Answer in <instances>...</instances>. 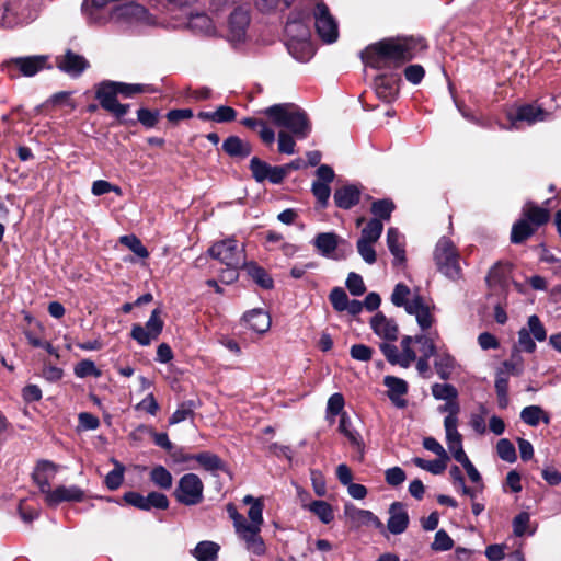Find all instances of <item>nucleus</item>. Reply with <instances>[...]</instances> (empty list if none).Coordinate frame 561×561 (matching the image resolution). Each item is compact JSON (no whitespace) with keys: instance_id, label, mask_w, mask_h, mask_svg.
<instances>
[{"instance_id":"obj_1","label":"nucleus","mask_w":561,"mask_h":561,"mask_svg":"<svg viewBox=\"0 0 561 561\" xmlns=\"http://www.w3.org/2000/svg\"><path fill=\"white\" fill-rule=\"evenodd\" d=\"M427 48V42L423 37H389L368 45L360 53V58L366 67L373 69H398Z\"/></svg>"},{"instance_id":"obj_2","label":"nucleus","mask_w":561,"mask_h":561,"mask_svg":"<svg viewBox=\"0 0 561 561\" xmlns=\"http://www.w3.org/2000/svg\"><path fill=\"white\" fill-rule=\"evenodd\" d=\"M271 123L277 127L289 130L297 139L302 140L309 137L312 124L308 114L295 103H278L262 111Z\"/></svg>"},{"instance_id":"obj_3","label":"nucleus","mask_w":561,"mask_h":561,"mask_svg":"<svg viewBox=\"0 0 561 561\" xmlns=\"http://www.w3.org/2000/svg\"><path fill=\"white\" fill-rule=\"evenodd\" d=\"M551 220V211L548 207L541 206L534 201H527L517 219L511 229L510 240L513 244H523L533 237L541 227Z\"/></svg>"},{"instance_id":"obj_4","label":"nucleus","mask_w":561,"mask_h":561,"mask_svg":"<svg viewBox=\"0 0 561 561\" xmlns=\"http://www.w3.org/2000/svg\"><path fill=\"white\" fill-rule=\"evenodd\" d=\"M433 255L438 272L453 280L461 277L459 252L449 238L443 237L438 240Z\"/></svg>"},{"instance_id":"obj_5","label":"nucleus","mask_w":561,"mask_h":561,"mask_svg":"<svg viewBox=\"0 0 561 561\" xmlns=\"http://www.w3.org/2000/svg\"><path fill=\"white\" fill-rule=\"evenodd\" d=\"M248 517L251 523H244L236 528L238 536L245 542L247 549L255 556H263L266 552L265 543L260 536L261 525L263 524V515L259 505L248 511Z\"/></svg>"},{"instance_id":"obj_6","label":"nucleus","mask_w":561,"mask_h":561,"mask_svg":"<svg viewBox=\"0 0 561 561\" xmlns=\"http://www.w3.org/2000/svg\"><path fill=\"white\" fill-rule=\"evenodd\" d=\"M47 55H32L14 57L7 60L3 65L10 78L33 77L44 69H51Z\"/></svg>"},{"instance_id":"obj_7","label":"nucleus","mask_w":561,"mask_h":561,"mask_svg":"<svg viewBox=\"0 0 561 561\" xmlns=\"http://www.w3.org/2000/svg\"><path fill=\"white\" fill-rule=\"evenodd\" d=\"M207 253L227 267H242L245 263L243 249L238 248V241L233 238L215 242Z\"/></svg>"},{"instance_id":"obj_8","label":"nucleus","mask_w":561,"mask_h":561,"mask_svg":"<svg viewBox=\"0 0 561 561\" xmlns=\"http://www.w3.org/2000/svg\"><path fill=\"white\" fill-rule=\"evenodd\" d=\"M164 328L162 319V309H153L145 325L134 323L130 330V337L141 346H148L152 341H157Z\"/></svg>"},{"instance_id":"obj_9","label":"nucleus","mask_w":561,"mask_h":561,"mask_svg":"<svg viewBox=\"0 0 561 561\" xmlns=\"http://www.w3.org/2000/svg\"><path fill=\"white\" fill-rule=\"evenodd\" d=\"M446 409L449 410V414L444 420V426L446 431V440L449 450L453 454V457L456 461L460 462L468 458L467 454L462 447V436L457 431V414L459 412L458 403H449L446 405Z\"/></svg>"},{"instance_id":"obj_10","label":"nucleus","mask_w":561,"mask_h":561,"mask_svg":"<svg viewBox=\"0 0 561 561\" xmlns=\"http://www.w3.org/2000/svg\"><path fill=\"white\" fill-rule=\"evenodd\" d=\"M313 19L319 37L328 44L334 43L339 37L337 23L323 0H317Z\"/></svg>"},{"instance_id":"obj_11","label":"nucleus","mask_w":561,"mask_h":561,"mask_svg":"<svg viewBox=\"0 0 561 561\" xmlns=\"http://www.w3.org/2000/svg\"><path fill=\"white\" fill-rule=\"evenodd\" d=\"M154 89L148 84L127 83L122 81L103 80L95 85V94L123 99H130L136 94L152 93Z\"/></svg>"},{"instance_id":"obj_12","label":"nucleus","mask_w":561,"mask_h":561,"mask_svg":"<svg viewBox=\"0 0 561 561\" xmlns=\"http://www.w3.org/2000/svg\"><path fill=\"white\" fill-rule=\"evenodd\" d=\"M58 466L50 460H39L37 461L34 471L32 473V479L35 484L39 488V491H53L51 481L55 479L57 474ZM54 491H80L79 489H66L62 485L56 486Z\"/></svg>"},{"instance_id":"obj_13","label":"nucleus","mask_w":561,"mask_h":561,"mask_svg":"<svg viewBox=\"0 0 561 561\" xmlns=\"http://www.w3.org/2000/svg\"><path fill=\"white\" fill-rule=\"evenodd\" d=\"M401 77L398 73H381L375 77L374 87L377 96L386 102L391 103L399 96Z\"/></svg>"},{"instance_id":"obj_14","label":"nucleus","mask_w":561,"mask_h":561,"mask_svg":"<svg viewBox=\"0 0 561 561\" xmlns=\"http://www.w3.org/2000/svg\"><path fill=\"white\" fill-rule=\"evenodd\" d=\"M123 502L141 510L167 508L169 503L164 493H147L146 496L142 493H124L117 503Z\"/></svg>"},{"instance_id":"obj_15","label":"nucleus","mask_w":561,"mask_h":561,"mask_svg":"<svg viewBox=\"0 0 561 561\" xmlns=\"http://www.w3.org/2000/svg\"><path fill=\"white\" fill-rule=\"evenodd\" d=\"M56 67L70 77L78 78L90 67V62L84 56L67 49L62 56L56 57Z\"/></svg>"},{"instance_id":"obj_16","label":"nucleus","mask_w":561,"mask_h":561,"mask_svg":"<svg viewBox=\"0 0 561 561\" xmlns=\"http://www.w3.org/2000/svg\"><path fill=\"white\" fill-rule=\"evenodd\" d=\"M95 100L99 101L101 108L112 114L121 125L133 127L137 125L135 119H126L125 116L130 110V104L121 103L117 98L106 96L103 94H94Z\"/></svg>"},{"instance_id":"obj_17","label":"nucleus","mask_w":561,"mask_h":561,"mask_svg":"<svg viewBox=\"0 0 561 561\" xmlns=\"http://www.w3.org/2000/svg\"><path fill=\"white\" fill-rule=\"evenodd\" d=\"M249 169L252 178L257 183L268 181L275 185L280 184V169H278V165H271L259 157H253L250 160Z\"/></svg>"},{"instance_id":"obj_18","label":"nucleus","mask_w":561,"mask_h":561,"mask_svg":"<svg viewBox=\"0 0 561 561\" xmlns=\"http://www.w3.org/2000/svg\"><path fill=\"white\" fill-rule=\"evenodd\" d=\"M551 113L542 108L540 105L529 103L518 106L515 114L511 115L510 118L513 123L526 122L528 125H533L538 122H545L549 119Z\"/></svg>"},{"instance_id":"obj_19","label":"nucleus","mask_w":561,"mask_h":561,"mask_svg":"<svg viewBox=\"0 0 561 561\" xmlns=\"http://www.w3.org/2000/svg\"><path fill=\"white\" fill-rule=\"evenodd\" d=\"M370 328L379 337L394 342L398 340L399 327L393 319L387 318L383 312L378 311L370 319Z\"/></svg>"},{"instance_id":"obj_20","label":"nucleus","mask_w":561,"mask_h":561,"mask_svg":"<svg viewBox=\"0 0 561 561\" xmlns=\"http://www.w3.org/2000/svg\"><path fill=\"white\" fill-rule=\"evenodd\" d=\"M221 150L231 159L242 161L253 151L251 142L241 139L239 136H228L221 145Z\"/></svg>"},{"instance_id":"obj_21","label":"nucleus","mask_w":561,"mask_h":561,"mask_svg":"<svg viewBox=\"0 0 561 561\" xmlns=\"http://www.w3.org/2000/svg\"><path fill=\"white\" fill-rule=\"evenodd\" d=\"M250 21L249 12L241 7L236 8L230 13L228 27L232 39L238 42L244 39Z\"/></svg>"},{"instance_id":"obj_22","label":"nucleus","mask_w":561,"mask_h":561,"mask_svg":"<svg viewBox=\"0 0 561 561\" xmlns=\"http://www.w3.org/2000/svg\"><path fill=\"white\" fill-rule=\"evenodd\" d=\"M383 386L388 388L387 396L397 408L407 407L408 401L401 398L409 391V385L404 379L388 375L383 378Z\"/></svg>"},{"instance_id":"obj_23","label":"nucleus","mask_w":561,"mask_h":561,"mask_svg":"<svg viewBox=\"0 0 561 561\" xmlns=\"http://www.w3.org/2000/svg\"><path fill=\"white\" fill-rule=\"evenodd\" d=\"M362 192L354 184H345L335 188L333 201L337 208L351 209L360 202Z\"/></svg>"},{"instance_id":"obj_24","label":"nucleus","mask_w":561,"mask_h":561,"mask_svg":"<svg viewBox=\"0 0 561 561\" xmlns=\"http://www.w3.org/2000/svg\"><path fill=\"white\" fill-rule=\"evenodd\" d=\"M409 525V515L402 503L394 502L389 508L388 530L393 535L405 531Z\"/></svg>"},{"instance_id":"obj_25","label":"nucleus","mask_w":561,"mask_h":561,"mask_svg":"<svg viewBox=\"0 0 561 561\" xmlns=\"http://www.w3.org/2000/svg\"><path fill=\"white\" fill-rule=\"evenodd\" d=\"M341 243V237L335 232H319L312 240L313 247L324 257L331 259Z\"/></svg>"},{"instance_id":"obj_26","label":"nucleus","mask_w":561,"mask_h":561,"mask_svg":"<svg viewBox=\"0 0 561 561\" xmlns=\"http://www.w3.org/2000/svg\"><path fill=\"white\" fill-rule=\"evenodd\" d=\"M243 321L256 333H265L271 328V317L262 308H255L243 314Z\"/></svg>"},{"instance_id":"obj_27","label":"nucleus","mask_w":561,"mask_h":561,"mask_svg":"<svg viewBox=\"0 0 561 561\" xmlns=\"http://www.w3.org/2000/svg\"><path fill=\"white\" fill-rule=\"evenodd\" d=\"M339 432L347 438L351 446L356 449L359 453L360 458H363L365 445L362 435L353 427L351 417L347 413H342L340 417Z\"/></svg>"},{"instance_id":"obj_28","label":"nucleus","mask_w":561,"mask_h":561,"mask_svg":"<svg viewBox=\"0 0 561 561\" xmlns=\"http://www.w3.org/2000/svg\"><path fill=\"white\" fill-rule=\"evenodd\" d=\"M194 459L196 460L205 470L209 471L213 476H217L218 471H224L226 473V465L222 459L213 454L210 451H202L192 457H183L181 460Z\"/></svg>"},{"instance_id":"obj_29","label":"nucleus","mask_w":561,"mask_h":561,"mask_svg":"<svg viewBox=\"0 0 561 561\" xmlns=\"http://www.w3.org/2000/svg\"><path fill=\"white\" fill-rule=\"evenodd\" d=\"M243 267L247 270L248 275L257 286L266 290L274 288L273 277L264 267L259 265L256 262H245Z\"/></svg>"},{"instance_id":"obj_30","label":"nucleus","mask_w":561,"mask_h":561,"mask_svg":"<svg viewBox=\"0 0 561 561\" xmlns=\"http://www.w3.org/2000/svg\"><path fill=\"white\" fill-rule=\"evenodd\" d=\"M400 232L397 228L390 227L387 231V245L394 256L393 265H402L407 262L404 245L400 242Z\"/></svg>"},{"instance_id":"obj_31","label":"nucleus","mask_w":561,"mask_h":561,"mask_svg":"<svg viewBox=\"0 0 561 561\" xmlns=\"http://www.w3.org/2000/svg\"><path fill=\"white\" fill-rule=\"evenodd\" d=\"M286 46L288 53L299 61H308L314 55L310 39L287 41Z\"/></svg>"},{"instance_id":"obj_32","label":"nucleus","mask_w":561,"mask_h":561,"mask_svg":"<svg viewBox=\"0 0 561 561\" xmlns=\"http://www.w3.org/2000/svg\"><path fill=\"white\" fill-rule=\"evenodd\" d=\"M201 405L197 400H186L179 404L178 409L169 417V425H175L185 421L186 419H193L195 416V409Z\"/></svg>"},{"instance_id":"obj_33","label":"nucleus","mask_w":561,"mask_h":561,"mask_svg":"<svg viewBox=\"0 0 561 561\" xmlns=\"http://www.w3.org/2000/svg\"><path fill=\"white\" fill-rule=\"evenodd\" d=\"M219 545L214 541H201L191 551L197 561H218Z\"/></svg>"},{"instance_id":"obj_34","label":"nucleus","mask_w":561,"mask_h":561,"mask_svg":"<svg viewBox=\"0 0 561 561\" xmlns=\"http://www.w3.org/2000/svg\"><path fill=\"white\" fill-rule=\"evenodd\" d=\"M435 357L434 367L436 374L442 380H448L456 368L455 357L449 353L436 354Z\"/></svg>"},{"instance_id":"obj_35","label":"nucleus","mask_w":561,"mask_h":561,"mask_svg":"<svg viewBox=\"0 0 561 561\" xmlns=\"http://www.w3.org/2000/svg\"><path fill=\"white\" fill-rule=\"evenodd\" d=\"M396 204L391 198L376 199L371 203L370 213L374 215L373 219H379L388 221L391 218Z\"/></svg>"},{"instance_id":"obj_36","label":"nucleus","mask_w":561,"mask_h":561,"mask_svg":"<svg viewBox=\"0 0 561 561\" xmlns=\"http://www.w3.org/2000/svg\"><path fill=\"white\" fill-rule=\"evenodd\" d=\"M432 394L437 400H446L447 401V403L442 409L444 411L449 412V410L446 409L447 404L457 403L456 400L458 398V390L456 389L455 386H453L450 383H434L432 386Z\"/></svg>"},{"instance_id":"obj_37","label":"nucleus","mask_w":561,"mask_h":561,"mask_svg":"<svg viewBox=\"0 0 561 561\" xmlns=\"http://www.w3.org/2000/svg\"><path fill=\"white\" fill-rule=\"evenodd\" d=\"M295 0H253L255 9L263 14L275 13L276 11L284 12L288 10Z\"/></svg>"},{"instance_id":"obj_38","label":"nucleus","mask_w":561,"mask_h":561,"mask_svg":"<svg viewBox=\"0 0 561 561\" xmlns=\"http://www.w3.org/2000/svg\"><path fill=\"white\" fill-rule=\"evenodd\" d=\"M138 431L150 435L157 446L161 447L162 449L168 451L170 455L178 458V454L172 453V450L174 449V445L169 439V436L167 433H158V432H156V430L152 426L144 425V424L138 426Z\"/></svg>"},{"instance_id":"obj_39","label":"nucleus","mask_w":561,"mask_h":561,"mask_svg":"<svg viewBox=\"0 0 561 561\" xmlns=\"http://www.w3.org/2000/svg\"><path fill=\"white\" fill-rule=\"evenodd\" d=\"M520 419L523 422L530 426H537L540 421L548 424L549 416L545 413L541 407L539 405H528L525 407L520 412Z\"/></svg>"},{"instance_id":"obj_40","label":"nucleus","mask_w":561,"mask_h":561,"mask_svg":"<svg viewBox=\"0 0 561 561\" xmlns=\"http://www.w3.org/2000/svg\"><path fill=\"white\" fill-rule=\"evenodd\" d=\"M47 506L56 507L64 502H81L84 493H39Z\"/></svg>"},{"instance_id":"obj_41","label":"nucleus","mask_w":561,"mask_h":561,"mask_svg":"<svg viewBox=\"0 0 561 561\" xmlns=\"http://www.w3.org/2000/svg\"><path fill=\"white\" fill-rule=\"evenodd\" d=\"M448 461L449 459L440 457L434 460H426L421 457H414L412 459V462L416 467L426 470L433 474H442L446 470Z\"/></svg>"},{"instance_id":"obj_42","label":"nucleus","mask_w":561,"mask_h":561,"mask_svg":"<svg viewBox=\"0 0 561 561\" xmlns=\"http://www.w3.org/2000/svg\"><path fill=\"white\" fill-rule=\"evenodd\" d=\"M284 32L287 41L310 39L311 35L309 25L290 21L286 22Z\"/></svg>"},{"instance_id":"obj_43","label":"nucleus","mask_w":561,"mask_h":561,"mask_svg":"<svg viewBox=\"0 0 561 561\" xmlns=\"http://www.w3.org/2000/svg\"><path fill=\"white\" fill-rule=\"evenodd\" d=\"M510 273V266L502 262L495 263L486 275V284L491 286L503 285L506 282L507 274Z\"/></svg>"},{"instance_id":"obj_44","label":"nucleus","mask_w":561,"mask_h":561,"mask_svg":"<svg viewBox=\"0 0 561 561\" xmlns=\"http://www.w3.org/2000/svg\"><path fill=\"white\" fill-rule=\"evenodd\" d=\"M137 124L139 123L146 129L157 127L160 121V111L148 107H139L137 110Z\"/></svg>"},{"instance_id":"obj_45","label":"nucleus","mask_w":561,"mask_h":561,"mask_svg":"<svg viewBox=\"0 0 561 561\" xmlns=\"http://www.w3.org/2000/svg\"><path fill=\"white\" fill-rule=\"evenodd\" d=\"M383 231V224L379 219H370L362 229L360 240L377 242Z\"/></svg>"},{"instance_id":"obj_46","label":"nucleus","mask_w":561,"mask_h":561,"mask_svg":"<svg viewBox=\"0 0 561 561\" xmlns=\"http://www.w3.org/2000/svg\"><path fill=\"white\" fill-rule=\"evenodd\" d=\"M119 242L140 259H147L149 256V251L142 244L141 240L135 234L122 236L119 238Z\"/></svg>"},{"instance_id":"obj_47","label":"nucleus","mask_w":561,"mask_h":561,"mask_svg":"<svg viewBox=\"0 0 561 561\" xmlns=\"http://www.w3.org/2000/svg\"><path fill=\"white\" fill-rule=\"evenodd\" d=\"M124 471L125 467L121 462L114 460V468L105 476L104 480L105 485L111 491L117 490L122 485Z\"/></svg>"},{"instance_id":"obj_48","label":"nucleus","mask_w":561,"mask_h":561,"mask_svg":"<svg viewBox=\"0 0 561 561\" xmlns=\"http://www.w3.org/2000/svg\"><path fill=\"white\" fill-rule=\"evenodd\" d=\"M308 507L309 511L316 514L324 524H329L334 518L331 505L324 501H313L308 505Z\"/></svg>"},{"instance_id":"obj_49","label":"nucleus","mask_w":561,"mask_h":561,"mask_svg":"<svg viewBox=\"0 0 561 561\" xmlns=\"http://www.w3.org/2000/svg\"><path fill=\"white\" fill-rule=\"evenodd\" d=\"M530 522V515L527 511L520 512L513 519V533L517 537H523L524 535H533L535 529H528Z\"/></svg>"},{"instance_id":"obj_50","label":"nucleus","mask_w":561,"mask_h":561,"mask_svg":"<svg viewBox=\"0 0 561 561\" xmlns=\"http://www.w3.org/2000/svg\"><path fill=\"white\" fill-rule=\"evenodd\" d=\"M329 300L337 312L345 311L350 302L348 296L342 287H334L329 295Z\"/></svg>"},{"instance_id":"obj_51","label":"nucleus","mask_w":561,"mask_h":561,"mask_svg":"<svg viewBox=\"0 0 561 561\" xmlns=\"http://www.w3.org/2000/svg\"><path fill=\"white\" fill-rule=\"evenodd\" d=\"M499 457L510 463L517 460L516 449L513 443L507 438H501L496 444Z\"/></svg>"},{"instance_id":"obj_52","label":"nucleus","mask_w":561,"mask_h":561,"mask_svg":"<svg viewBox=\"0 0 561 561\" xmlns=\"http://www.w3.org/2000/svg\"><path fill=\"white\" fill-rule=\"evenodd\" d=\"M150 479L157 486L161 489H169L172 485V476L162 466H157L151 470Z\"/></svg>"},{"instance_id":"obj_53","label":"nucleus","mask_w":561,"mask_h":561,"mask_svg":"<svg viewBox=\"0 0 561 561\" xmlns=\"http://www.w3.org/2000/svg\"><path fill=\"white\" fill-rule=\"evenodd\" d=\"M203 482L195 473L184 474L179 482L175 491H203Z\"/></svg>"},{"instance_id":"obj_54","label":"nucleus","mask_w":561,"mask_h":561,"mask_svg":"<svg viewBox=\"0 0 561 561\" xmlns=\"http://www.w3.org/2000/svg\"><path fill=\"white\" fill-rule=\"evenodd\" d=\"M311 192L317 198L320 207L325 208L329 203V198L331 195L330 185L327 183H320L319 181H314L312 183Z\"/></svg>"},{"instance_id":"obj_55","label":"nucleus","mask_w":561,"mask_h":561,"mask_svg":"<svg viewBox=\"0 0 561 561\" xmlns=\"http://www.w3.org/2000/svg\"><path fill=\"white\" fill-rule=\"evenodd\" d=\"M75 375L79 378L90 376L99 377L101 371L96 368L94 362L90 359H82L75 366Z\"/></svg>"},{"instance_id":"obj_56","label":"nucleus","mask_w":561,"mask_h":561,"mask_svg":"<svg viewBox=\"0 0 561 561\" xmlns=\"http://www.w3.org/2000/svg\"><path fill=\"white\" fill-rule=\"evenodd\" d=\"M528 331L529 334L534 335V339L538 342H542L547 339V331L537 314H533L528 318Z\"/></svg>"},{"instance_id":"obj_57","label":"nucleus","mask_w":561,"mask_h":561,"mask_svg":"<svg viewBox=\"0 0 561 561\" xmlns=\"http://www.w3.org/2000/svg\"><path fill=\"white\" fill-rule=\"evenodd\" d=\"M345 284L348 291L353 296H362L366 291V286L364 284L363 277L355 272H351L348 274Z\"/></svg>"},{"instance_id":"obj_58","label":"nucleus","mask_w":561,"mask_h":561,"mask_svg":"<svg viewBox=\"0 0 561 561\" xmlns=\"http://www.w3.org/2000/svg\"><path fill=\"white\" fill-rule=\"evenodd\" d=\"M373 244V242H368L360 239H358L356 243V248L359 255L367 264H374L377 261V254Z\"/></svg>"},{"instance_id":"obj_59","label":"nucleus","mask_w":561,"mask_h":561,"mask_svg":"<svg viewBox=\"0 0 561 561\" xmlns=\"http://www.w3.org/2000/svg\"><path fill=\"white\" fill-rule=\"evenodd\" d=\"M453 545L454 541L450 536L444 529H440L435 534L431 548L434 551H447L453 548Z\"/></svg>"},{"instance_id":"obj_60","label":"nucleus","mask_w":561,"mask_h":561,"mask_svg":"<svg viewBox=\"0 0 561 561\" xmlns=\"http://www.w3.org/2000/svg\"><path fill=\"white\" fill-rule=\"evenodd\" d=\"M374 348L365 344H354L350 348V355L353 359L359 362H369L373 357Z\"/></svg>"},{"instance_id":"obj_61","label":"nucleus","mask_w":561,"mask_h":561,"mask_svg":"<svg viewBox=\"0 0 561 561\" xmlns=\"http://www.w3.org/2000/svg\"><path fill=\"white\" fill-rule=\"evenodd\" d=\"M294 135L287 131L280 130L278 133V151L280 153L293 154L295 152V139Z\"/></svg>"},{"instance_id":"obj_62","label":"nucleus","mask_w":561,"mask_h":561,"mask_svg":"<svg viewBox=\"0 0 561 561\" xmlns=\"http://www.w3.org/2000/svg\"><path fill=\"white\" fill-rule=\"evenodd\" d=\"M345 404V400L342 393L335 392L333 393L329 400L327 405V412L331 415H342V413H345L343 411Z\"/></svg>"},{"instance_id":"obj_63","label":"nucleus","mask_w":561,"mask_h":561,"mask_svg":"<svg viewBox=\"0 0 561 561\" xmlns=\"http://www.w3.org/2000/svg\"><path fill=\"white\" fill-rule=\"evenodd\" d=\"M405 79L412 84H419L422 82L425 76V69L419 64L409 65L404 71Z\"/></svg>"},{"instance_id":"obj_64","label":"nucleus","mask_w":561,"mask_h":561,"mask_svg":"<svg viewBox=\"0 0 561 561\" xmlns=\"http://www.w3.org/2000/svg\"><path fill=\"white\" fill-rule=\"evenodd\" d=\"M410 288L403 284L399 283L394 286V289L391 295V302L396 307H403L408 300V296L410 295Z\"/></svg>"}]
</instances>
